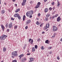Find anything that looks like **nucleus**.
<instances>
[{
  "label": "nucleus",
  "mask_w": 62,
  "mask_h": 62,
  "mask_svg": "<svg viewBox=\"0 0 62 62\" xmlns=\"http://www.w3.org/2000/svg\"><path fill=\"white\" fill-rule=\"evenodd\" d=\"M33 13L34 12H33V11H29L26 13V15L27 17H29L30 16V18H32V16H31V15H32V14H33Z\"/></svg>",
  "instance_id": "obj_1"
},
{
  "label": "nucleus",
  "mask_w": 62,
  "mask_h": 62,
  "mask_svg": "<svg viewBox=\"0 0 62 62\" xmlns=\"http://www.w3.org/2000/svg\"><path fill=\"white\" fill-rule=\"evenodd\" d=\"M7 37L8 36L6 35H3L2 36V37L1 36L0 37V39L1 40H5V39H6V38H7Z\"/></svg>",
  "instance_id": "obj_2"
},
{
  "label": "nucleus",
  "mask_w": 62,
  "mask_h": 62,
  "mask_svg": "<svg viewBox=\"0 0 62 62\" xmlns=\"http://www.w3.org/2000/svg\"><path fill=\"white\" fill-rule=\"evenodd\" d=\"M12 54L13 55L15 56H17V55H18V53H17V51H15L13 52L12 53Z\"/></svg>",
  "instance_id": "obj_3"
},
{
  "label": "nucleus",
  "mask_w": 62,
  "mask_h": 62,
  "mask_svg": "<svg viewBox=\"0 0 62 62\" xmlns=\"http://www.w3.org/2000/svg\"><path fill=\"white\" fill-rule=\"evenodd\" d=\"M53 31H57V28L55 26H53Z\"/></svg>",
  "instance_id": "obj_4"
},
{
  "label": "nucleus",
  "mask_w": 62,
  "mask_h": 62,
  "mask_svg": "<svg viewBox=\"0 0 62 62\" xmlns=\"http://www.w3.org/2000/svg\"><path fill=\"white\" fill-rule=\"evenodd\" d=\"M26 2V0H23V2L22 3V6H24L25 5V2Z\"/></svg>",
  "instance_id": "obj_5"
},
{
  "label": "nucleus",
  "mask_w": 62,
  "mask_h": 62,
  "mask_svg": "<svg viewBox=\"0 0 62 62\" xmlns=\"http://www.w3.org/2000/svg\"><path fill=\"white\" fill-rule=\"evenodd\" d=\"M40 5V3L38 2V4L37 5V6L36 7V8H37L39 7V5Z\"/></svg>",
  "instance_id": "obj_6"
},
{
  "label": "nucleus",
  "mask_w": 62,
  "mask_h": 62,
  "mask_svg": "<svg viewBox=\"0 0 62 62\" xmlns=\"http://www.w3.org/2000/svg\"><path fill=\"white\" fill-rule=\"evenodd\" d=\"M61 20V19L60 18V17L59 16L57 18V22H60V20Z\"/></svg>",
  "instance_id": "obj_7"
},
{
  "label": "nucleus",
  "mask_w": 62,
  "mask_h": 62,
  "mask_svg": "<svg viewBox=\"0 0 62 62\" xmlns=\"http://www.w3.org/2000/svg\"><path fill=\"white\" fill-rule=\"evenodd\" d=\"M8 27L9 28H11L12 26V23H10L8 25Z\"/></svg>",
  "instance_id": "obj_8"
},
{
  "label": "nucleus",
  "mask_w": 62,
  "mask_h": 62,
  "mask_svg": "<svg viewBox=\"0 0 62 62\" xmlns=\"http://www.w3.org/2000/svg\"><path fill=\"white\" fill-rule=\"evenodd\" d=\"M26 60V59L25 58H23L21 60L22 62H25V61Z\"/></svg>",
  "instance_id": "obj_9"
},
{
  "label": "nucleus",
  "mask_w": 62,
  "mask_h": 62,
  "mask_svg": "<svg viewBox=\"0 0 62 62\" xmlns=\"http://www.w3.org/2000/svg\"><path fill=\"white\" fill-rule=\"evenodd\" d=\"M30 60L29 61V62H32L34 60V59L33 58H31L30 59Z\"/></svg>",
  "instance_id": "obj_10"
},
{
  "label": "nucleus",
  "mask_w": 62,
  "mask_h": 62,
  "mask_svg": "<svg viewBox=\"0 0 62 62\" xmlns=\"http://www.w3.org/2000/svg\"><path fill=\"white\" fill-rule=\"evenodd\" d=\"M3 52H5L7 50V48L6 47H4L3 48Z\"/></svg>",
  "instance_id": "obj_11"
},
{
  "label": "nucleus",
  "mask_w": 62,
  "mask_h": 62,
  "mask_svg": "<svg viewBox=\"0 0 62 62\" xmlns=\"http://www.w3.org/2000/svg\"><path fill=\"white\" fill-rule=\"evenodd\" d=\"M14 17H18V16H19V14H15L14 15Z\"/></svg>",
  "instance_id": "obj_12"
},
{
  "label": "nucleus",
  "mask_w": 62,
  "mask_h": 62,
  "mask_svg": "<svg viewBox=\"0 0 62 62\" xmlns=\"http://www.w3.org/2000/svg\"><path fill=\"white\" fill-rule=\"evenodd\" d=\"M23 56H24L23 54H22L21 55H20L19 56V57H20V59H21V57H23Z\"/></svg>",
  "instance_id": "obj_13"
},
{
  "label": "nucleus",
  "mask_w": 62,
  "mask_h": 62,
  "mask_svg": "<svg viewBox=\"0 0 62 62\" xmlns=\"http://www.w3.org/2000/svg\"><path fill=\"white\" fill-rule=\"evenodd\" d=\"M20 9L19 8H18L16 10V11H15V12L16 13H17V12H19V11H20Z\"/></svg>",
  "instance_id": "obj_14"
},
{
  "label": "nucleus",
  "mask_w": 62,
  "mask_h": 62,
  "mask_svg": "<svg viewBox=\"0 0 62 62\" xmlns=\"http://www.w3.org/2000/svg\"><path fill=\"white\" fill-rule=\"evenodd\" d=\"M30 22H31V21H30V20H29L28 21L26 22V24H29L30 23Z\"/></svg>",
  "instance_id": "obj_15"
},
{
  "label": "nucleus",
  "mask_w": 62,
  "mask_h": 62,
  "mask_svg": "<svg viewBox=\"0 0 62 62\" xmlns=\"http://www.w3.org/2000/svg\"><path fill=\"white\" fill-rule=\"evenodd\" d=\"M1 28L2 29V30L3 31H4V28H5V27L3 25H1Z\"/></svg>",
  "instance_id": "obj_16"
},
{
  "label": "nucleus",
  "mask_w": 62,
  "mask_h": 62,
  "mask_svg": "<svg viewBox=\"0 0 62 62\" xmlns=\"http://www.w3.org/2000/svg\"><path fill=\"white\" fill-rule=\"evenodd\" d=\"M49 23H48L46 24V27L47 28H48L49 27Z\"/></svg>",
  "instance_id": "obj_17"
},
{
  "label": "nucleus",
  "mask_w": 62,
  "mask_h": 62,
  "mask_svg": "<svg viewBox=\"0 0 62 62\" xmlns=\"http://www.w3.org/2000/svg\"><path fill=\"white\" fill-rule=\"evenodd\" d=\"M25 19V16L24 15L23 16V21H24Z\"/></svg>",
  "instance_id": "obj_18"
},
{
  "label": "nucleus",
  "mask_w": 62,
  "mask_h": 62,
  "mask_svg": "<svg viewBox=\"0 0 62 62\" xmlns=\"http://www.w3.org/2000/svg\"><path fill=\"white\" fill-rule=\"evenodd\" d=\"M35 48L34 47H33L32 48V52H35Z\"/></svg>",
  "instance_id": "obj_19"
},
{
  "label": "nucleus",
  "mask_w": 62,
  "mask_h": 62,
  "mask_svg": "<svg viewBox=\"0 0 62 62\" xmlns=\"http://www.w3.org/2000/svg\"><path fill=\"white\" fill-rule=\"evenodd\" d=\"M48 11V9L47 8H46L45 9V12H47Z\"/></svg>",
  "instance_id": "obj_20"
},
{
  "label": "nucleus",
  "mask_w": 62,
  "mask_h": 62,
  "mask_svg": "<svg viewBox=\"0 0 62 62\" xmlns=\"http://www.w3.org/2000/svg\"><path fill=\"white\" fill-rule=\"evenodd\" d=\"M57 2H58V5H57V7H59V6L60 5V3H59V2L58 1H57Z\"/></svg>",
  "instance_id": "obj_21"
},
{
  "label": "nucleus",
  "mask_w": 62,
  "mask_h": 62,
  "mask_svg": "<svg viewBox=\"0 0 62 62\" xmlns=\"http://www.w3.org/2000/svg\"><path fill=\"white\" fill-rule=\"evenodd\" d=\"M5 11L4 10H2L1 11V13L2 14H4L5 13Z\"/></svg>",
  "instance_id": "obj_22"
},
{
  "label": "nucleus",
  "mask_w": 62,
  "mask_h": 62,
  "mask_svg": "<svg viewBox=\"0 0 62 62\" xmlns=\"http://www.w3.org/2000/svg\"><path fill=\"white\" fill-rule=\"evenodd\" d=\"M48 42H49V40H47L45 41V42L46 43H47V44H48Z\"/></svg>",
  "instance_id": "obj_23"
},
{
  "label": "nucleus",
  "mask_w": 62,
  "mask_h": 62,
  "mask_svg": "<svg viewBox=\"0 0 62 62\" xmlns=\"http://www.w3.org/2000/svg\"><path fill=\"white\" fill-rule=\"evenodd\" d=\"M17 17L19 20H21V16L19 15Z\"/></svg>",
  "instance_id": "obj_24"
},
{
  "label": "nucleus",
  "mask_w": 62,
  "mask_h": 62,
  "mask_svg": "<svg viewBox=\"0 0 62 62\" xmlns=\"http://www.w3.org/2000/svg\"><path fill=\"white\" fill-rule=\"evenodd\" d=\"M50 14H47V15H46V16L47 17H49L50 16Z\"/></svg>",
  "instance_id": "obj_25"
},
{
  "label": "nucleus",
  "mask_w": 62,
  "mask_h": 62,
  "mask_svg": "<svg viewBox=\"0 0 62 62\" xmlns=\"http://www.w3.org/2000/svg\"><path fill=\"white\" fill-rule=\"evenodd\" d=\"M33 40H31L30 42L31 44H33Z\"/></svg>",
  "instance_id": "obj_26"
},
{
  "label": "nucleus",
  "mask_w": 62,
  "mask_h": 62,
  "mask_svg": "<svg viewBox=\"0 0 62 62\" xmlns=\"http://www.w3.org/2000/svg\"><path fill=\"white\" fill-rule=\"evenodd\" d=\"M17 27H18V26H17V25H16L14 26V27L15 29H16L17 28Z\"/></svg>",
  "instance_id": "obj_27"
},
{
  "label": "nucleus",
  "mask_w": 62,
  "mask_h": 62,
  "mask_svg": "<svg viewBox=\"0 0 62 62\" xmlns=\"http://www.w3.org/2000/svg\"><path fill=\"white\" fill-rule=\"evenodd\" d=\"M47 27H46V26H45L44 28V30H46V29H47Z\"/></svg>",
  "instance_id": "obj_28"
},
{
  "label": "nucleus",
  "mask_w": 62,
  "mask_h": 62,
  "mask_svg": "<svg viewBox=\"0 0 62 62\" xmlns=\"http://www.w3.org/2000/svg\"><path fill=\"white\" fill-rule=\"evenodd\" d=\"M26 45H25L24 47H23L24 50V49H25V48H26Z\"/></svg>",
  "instance_id": "obj_29"
},
{
  "label": "nucleus",
  "mask_w": 62,
  "mask_h": 62,
  "mask_svg": "<svg viewBox=\"0 0 62 62\" xmlns=\"http://www.w3.org/2000/svg\"><path fill=\"white\" fill-rule=\"evenodd\" d=\"M36 24H37V25H39V21H38L36 22Z\"/></svg>",
  "instance_id": "obj_30"
},
{
  "label": "nucleus",
  "mask_w": 62,
  "mask_h": 62,
  "mask_svg": "<svg viewBox=\"0 0 62 62\" xmlns=\"http://www.w3.org/2000/svg\"><path fill=\"white\" fill-rule=\"evenodd\" d=\"M35 49H37L38 48V46H37V45H35Z\"/></svg>",
  "instance_id": "obj_31"
},
{
  "label": "nucleus",
  "mask_w": 62,
  "mask_h": 62,
  "mask_svg": "<svg viewBox=\"0 0 62 62\" xmlns=\"http://www.w3.org/2000/svg\"><path fill=\"white\" fill-rule=\"evenodd\" d=\"M12 62H17V60H14Z\"/></svg>",
  "instance_id": "obj_32"
},
{
  "label": "nucleus",
  "mask_w": 62,
  "mask_h": 62,
  "mask_svg": "<svg viewBox=\"0 0 62 62\" xmlns=\"http://www.w3.org/2000/svg\"><path fill=\"white\" fill-rule=\"evenodd\" d=\"M40 39L39 38L37 39V41H38L39 42V41H40Z\"/></svg>",
  "instance_id": "obj_33"
},
{
  "label": "nucleus",
  "mask_w": 62,
  "mask_h": 62,
  "mask_svg": "<svg viewBox=\"0 0 62 62\" xmlns=\"http://www.w3.org/2000/svg\"><path fill=\"white\" fill-rule=\"evenodd\" d=\"M48 18H46V21H48Z\"/></svg>",
  "instance_id": "obj_34"
},
{
  "label": "nucleus",
  "mask_w": 62,
  "mask_h": 62,
  "mask_svg": "<svg viewBox=\"0 0 62 62\" xmlns=\"http://www.w3.org/2000/svg\"><path fill=\"white\" fill-rule=\"evenodd\" d=\"M58 16V14H57L56 15L54 16L55 17H57Z\"/></svg>",
  "instance_id": "obj_35"
},
{
  "label": "nucleus",
  "mask_w": 62,
  "mask_h": 62,
  "mask_svg": "<svg viewBox=\"0 0 62 62\" xmlns=\"http://www.w3.org/2000/svg\"><path fill=\"white\" fill-rule=\"evenodd\" d=\"M38 17H39L40 16V14L39 13L38 14Z\"/></svg>",
  "instance_id": "obj_36"
},
{
  "label": "nucleus",
  "mask_w": 62,
  "mask_h": 62,
  "mask_svg": "<svg viewBox=\"0 0 62 62\" xmlns=\"http://www.w3.org/2000/svg\"><path fill=\"white\" fill-rule=\"evenodd\" d=\"M55 18V16H53L52 17V18L53 19H54Z\"/></svg>",
  "instance_id": "obj_37"
},
{
  "label": "nucleus",
  "mask_w": 62,
  "mask_h": 62,
  "mask_svg": "<svg viewBox=\"0 0 62 62\" xmlns=\"http://www.w3.org/2000/svg\"><path fill=\"white\" fill-rule=\"evenodd\" d=\"M32 39H30L29 40V42H30V41L32 40Z\"/></svg>",
  "instance_id": "obj_38"
},
{
  "label": "nucleus",
  "mask_w": 62,
  "mask_h": 62,
  "mask_svg": "<svg viewBox=\"0 0 62 62\" xmlns=\"http://www.w3.org/2000/svg\"><path fill=\"white\" fill-rule=\"evenodd\" d=\"M42 25H43V24L42 23L40 25V27H42Z\"/></svg>",
  "instance_id": "obj_39"
},
{
  "label": "nucleus",
  "mask_w": 62,
  "mask_h": 62,
  "mask_svg": "<svg viewBox=\"0 0 62 62\" xmlns=\"http://www.w3.org/2000/svg\"><path fill=\"white\" fill-rule=\"evenodd\" d=\"M49 10H51L52 9V8L50 7L49 8Z\"/></svg>",
  "instance_id": "obj_40"
},
{
  "label": "nucleus",
  "mask_w": 62,
  "mask_h": 62,
  "mask_svg": "<svg viewBox=\"0 0 62 62\" xmlns=\"http://www.w3.org/2000/svg\"><path fill=\"white\" fill-rule=\"evenodd\" d=\"M43 47H44L43 46L42 47L41 49H42V50H43L44 49V48Z\"/></svg>",
  "instance_id": "obj_41"
},
{
  "label": "nucleus",
  "mask_w": 62,
  "mask_h": 62,
  "mask_svg": "<svg viewBox=\"0 0 62 62\" xmlns=\"http://www.w3.org/2000/svg\"><path fill=\"white\" fill-rule=\"evenodd\" d=\"M28 28V26H26L25 27V29H27Z\"/></svg>",
  "instance_id": "obj_42"
},
{
  "label": "nucleus",
  "mask_w": 62,
  "mask_h": 62,
  "mask_svg": "<svg viewBox=\"0 0 62 62\" xmlns=\"http://www.w3.org/2000/svg\"><path fill=\"white\" fill-rule=\"evenodd\" d=\"M8 24H7L5 26H6V27H8Z\"/></svg>",
  "instance_id": "obj_43"
},
{
  "label": "nucleus",
  "mask_w": 62,
  "mask_h": 62,
  "mask_svg": "<svg viewBox=\"0 0 62 62\" xmlns=\"http://www.w3.org/2000/svg\"><path fill=\"white\" fill-rule=\"evenodd\" d=\"M11 20H14V19L12 17H11Z\"/></svg>",
  "instance_id": "obj_44"
},
{
  "label": "nucleus",
  "mask_w": 62,
  "mask_h": 62,
  "mask_svg": "<svg viewBox=\"0 0 62 62\" xmlns=\"http://www.w3.org/2000/svg\"><path fill=\"white\" fill-rule=\"evenodd\" d=\"M7 31L8 32H9V30L8 29H7Z\"/></svg>",
  "instance_id": "obj_45"
},
{
  "label": "nucleus",
  "mask_w": 62,
  "mask_h": 62,
  "mask_svg": "<svg viewBox=\"0 0 62 62\" xmlns=\"http://www.w3.org/2000/svg\"><path fill=\"white\" fill-rule=\"evenodd\" d=\"M52 5H54V2H53V3H52Z\"/></svg>",
  "instance_id": "obj_46"
},
{
  "label": "nucleus",
  "mask_w": 62,
  "mask_h": 62,
  "mask_svg": "<svg viewBox=\"0 0 62 62\" xmlns=\"http://www.w3.org/2000/svg\"><path fill=\"white\" fill-rule=\"evenodd\" d=\"M57 59H58V60H59V59H60L59 57H57Z\"/></svg>",
  "instance_id": "obj_47"
},
{
  "label": "nucleus",
  "mask_w": 62,
  "mask_h": 62,
  "mask_svg": "<svg viewBox=\"0 0 62 62\" xmlns=\"http://www.w3.org/2000/svg\"><path fill=\"white\" fill-rule=\"evenodd\" d=\"M55 35H54L52 36V38H54L55 37Z\"/></svg>",
  "instance_id": "obj_48"
},
{
  "label": "nucleus",
  "mask_w": 62,
  "mask_h": 62,
  "mask_svg": "<svg viewBox=\"0 0 62 62\" xmlns=\"http://www.w3.org/2000/svg\"><path fill=\"white\" fill-rule=\"evenodd\" d=\"M52 52H51V51H50L49 52V54H52Z\"/></svg>",
  "instance_id": "obj_49"
},
{
  "label": "nucleus",
  "mask_w": 62,
  "mask_h": 62,
  "mask_svg": "<svg viewBox=\"0 0 62 62\" xmlns=\"http://www.w3.org/2000/svg\"><path fill=\"white\" fill-rule=\"evenodd\" d=\"M47 1V0H44V2H46Z\"/></svg>",
  "instance_id": "obj_50"
},
{
  "label": "nucleus",
  "mask_w": 62,
  "mask_h": 62,
  "mask_svg": "<svg viewBox=\"0 0 62 62\" xmlns=\"http://www.w3.org/2000/svg\"><path fill=\"white\" fill-rule=\"evenodd\" d=\"M12 58H14V56H12Z\"/></svg>",
  "instance_id": "obj_51"
},
{
  "label": "nucleus",
  "mask_w": 62,
  "mask_h": 62,
  "mask_svg": "<svg viewBox=\"0 0 62 62\" xmlns=\"http://www.w3.org/2000/svg\"><path fill=\"white\" fill-rule=\"evenodd\" d=\"M54 9H55V8H54V7H53V10H54Z\"/></svg>",
  "instance_id": "obj_52"
},
{
  "label": "nucleus",
  "mask_w": 62,
  "mask_h": 62,
  "mask_svg": "<svg viewBox=\"0 0 62 62\" xmlns=\"http://www.w3.org/2000/svg\"><path fill=\"white\" fill-rule=\"evenodd\" d=\"M51 48H52V47L51 46L49 48V49H51Z\"/></svg>",
  "instance_id": "obj_53"
},
{
  "label": "nucleus",
  "mask_w": 62,
  "mask_h": 62,
  "mask_svg": "<svg viewBox=\"0 0 62 62\" xmlns=\"http://www.w3.org/2000/svg\"><path fill=\"white\" fill-rule=\"evenodd\" d=\"M27 55H30V54L28 53L27 54Z\"/></svg>",
  "instance_id": "obj_54"
},
{
  "label": "nucleus",
  "mask_w": 62,
  "mask_h": 62,
  "mask_svg": "<svg viewBox=\"0 0 62 62\" xmlns=\"http://www.w3.org/2000/svg\"><path fill=\"white\" fill-rule=\"evenodd\" d=\"M32 1H31L30 2V4H32Z\"/></svg>",
  "instance_id": "obj_55"
},
{
  "label": "nucleus",
  "mask_w": 62,
  "mask_h": 62,
  "mask_svg": "<svg viewBox=\"0 0 62 62\" xmlns=\"http://www.w3.org/2000/svg\"><path fill=\"white\" fill-rule=\"evenodd\" d=\"M36 19L37 20H39V18H36Z\"/></svg>",
  "instance_id": "obj_56"
},
{
  "label": "nucleus",
  "mask_w": 62,
  "mask_h": 62,
  "mask_svg": "<svg viewBox=\"0 0 62 62\" xmlns=\"http://www.w3.org/2000/svg\"><path fill=\"white\" fill-rule=\"evenodd\" d=\"M13 2H15L16 1V0H12Z\"/></svg>",
  "instance_id": "obj_57"
},
{
  "label": "nucleus",
  "mask_w": 62,
  "mask_h": 62,
  "mask_svg": "<svg viewBox=\"0 0 62 62\" xmlns=\"http://www.w3.org/2000/svg\"><path fill=\"white\" fill-rule=\"evenodd\" d=\"M4 5H6V3L5 2H4Z\"/></svg>",
  "instance_id": "obj_58"
},
{
  "label": "nucleus",
  "mask_w": 62,
  "mask_h": 62,
  "mask_svg": "<svg viewBox=\"0 0 62 62\" xmlns=\"http://www.w3.org/2000/svg\"><path fill=\"white\" fill-rule=\"evenodd\" d=\"M15 6H16V7H17V4H15Z\"/></svg>",
  "instance_id": "obj_59"
},
{
  "label": "nucleus",
  "mask_w": 62,
  "mask_h": 62,
  "mask_svg": "<svg viewBox=\"0 0 62 62\" xmlns=\"http://www.w3.org/2000/svg\"><path fill=\"white\" fill-rule=\"evenodd\" d=\"M43 34H44L45 33V32L44 31H43L42 32Z\"/></svg>",
  "instance_id": "obj_60"
},
{
  "label": "nucleus",
  "mask_w": 62,
  "mask_h": 62,
  "mask_svg": "<svg viewBox=\"0 0 62 62\" xmlns=\"http://www.w3.org/2000/svg\"><path fill=\"white\" fill-rule=\"evenodd\" d=\"M60 41H62V38L60 40Z\"/></svg>",
  "instance_id": "obj_61"
},
{
  "label": "nucleus",
  "mask_w": 62,
  "mask_h": 62,
  "mask_svg": "<svg viewBox=\"0 0 62 62\" xmlns=\"http://www.w3.org/2000/svg\"><path fill=\"white\" fill-rule=\"evenodd\" d=\"M48 31V29H47V30H46V31Z\"/></svg>",
  "instance_id": "obj_62"
},
{
  "label": "nucleus",
  "mask_w": 62,
  "mask_h": 62,
  "mask_svg": "<svg viewBox=\"0 0 62 62\" xmlns=\"http://www.w3.org/2000/svg\"><path fill=\"white\" fill-rule=\"evenodd\" d=\"M1 4V1H0V4Z\"/></svg>",
  "instance_id": "obj_63"
},
{
  "label": "nucleus",
  "mask_w": 62,
  "mask_h": 62,
  "mask_svg": "<svg viewBox=\"0 0 62 62\" xmlns=\"http://www.w3.org/2000/svg\"><path fill=\"white\" fill-rule=\"evenodd\" d=\"M3 61H1V62H3Z\"/></svg>",
  "instance_id": "obj_64"
}]
</instances>
